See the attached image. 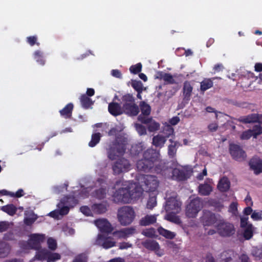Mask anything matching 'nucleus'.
<instances>
[{
  "label": "nucleus",
  "instance_id": "c03bdc74",
  "mask_svg": "<svg viewBox=\"0 0 262 262\" xmlns=\"http://www.w3.org/2000/svg\"><path fill=\"white\" fill-rule=\"evenodd\" d=\"M101 137V135L99 133L93 134L91 140L89 143V146L91 147L95 146L100 142Z\"/></svg>",
  "mask_w": 262,
  "mask_h": 262
},
{
  "label": "nucleus",
  "instance_id": "f8f14e48",
  "mask_svg": "<svg viewBox=\"0 0 262 262\" xmlns=\"http://www.w3.org/2000/svg\"><path fill=\"white\" fill-rule=\"evenodd\" d=\"M139 111H141V114L138 116V120L139 122L143 121L146 122V119L149 118L151 113V106L144 101H141L139 103Z\"/></svg>",
  "mask_w": 262,
  "mask_h": 262
},
{
  "label": "nucleus",
  "instance_id": "dca6fc26",
  "mask_svg": "<svg viewBox=\"0 0 262 262\" xmlns=\"http://www.w3.org/2000/svg\"><path fill=\"white\" fill-rule=\"evenodd\" d=\"M261 117V115L253 113L247 116H241L236 119V120L244 124L259 123Z\"/></svg>",
  "mask_w": 262,
  "mask_h": 262
},
{
  "label": "nucleus",
  "instance_id": "58836bf2",
  "mask_svg": "<svg viewBox=\"0 0 262 262\" xmlns=\"http://www.w3.org/2000/svg\"><path fill=\"white\" fill-rule=\"evenodd\" d=\"M93 211L98 214L105 213L107 210V206L103 204H95L92 206Z\"/></svg>",
  "mask_w": 262,
  "mask_h": 262
},
{
  "label": "nucleus",
  "instance_id": "5fc2aeb1",
  "mask_svg": "<svg viewBox=\"0 0 262 262\" xmlns=\"http://www.w3.org/2000/svg\"><path fill=\"white\" fill-rule=\"evenodd\" d=\"M142 65L141 63H138L135 65H133L129 68L130 73L134 74L139 73L142 70Z\"/></svg>",
  "mask_w": 262,
  "mask_h": 262
},
{
  "label": "nucleus",
  "instance_id": "7c9ffc66",
  "mask_svg": "<svg viewBox=\"0 0 262 262\" xmlns=\"http://www.w3.org/2000/svg\"><path fill=\"white\" fill-rule=\"evenodd\" d=\"M142 244L146 249L151 251H156L160 249L159 244L154 240L147 239L143 242Z\"/></svg>",
  "mask_w": 262,
  "mask_h": 262
},
{
  "label": "nucleus",
  "instance_id": "e433bc0d",
  "mask_svg": "<svg viewBox=\"0 0 262 262\" xmlns=\"http://www.w3.org/2000/svg\"><path fill=\"white\" fill-rule=\"evenodd\" d=\"M251 255L256 260L262 259V246H256L252 247Z\"/></svg>",
  "mask_w": 262,
  "mask_h": 262
},
{
  "label": "nucleus",
  "instance_id": "69168bd1",
  "mask_svg": "<svg viewBox=\"0 0 262 262\" xmlns=\"http://www.w3.org/2000/svg\"><path fill=\"white\" fill-rule=\"evenodd\" d=\"M80 209L81 212L83 214H84L87 216L90 215V214L91 213V211L90 209L88 206H82L80 207Z\"/></svg>",
  "mask_w": 262,
  "mask_h": 262
},
{
  "label": "nucleus",
  "instance_id": "f257e3e1",
  "mask_svg": "<svg viewBox=\"0 0 262 262\" xmlns=\"http://www.w3.org/2000/svg\"><path fill=\"white\" fill-rule=\"evenodd\" d=\"M126 182H124L122 179L116 181L114 188L116 186L121 185L123 186L116 190L113 197V201L116 203H129L133 199H136L140 196L141 192L137 191V189L130 190V187L127 185Z\"/></svg>",
  "mask_w": 262,
  "mask_h": 262
},
{
  "label": "nucleus",
  "instance_id": "bb28decb",
  "mask_svg": "<svg viewBox=\"0 0 262 262\" xmlns=\"http://www.w3.org/2000/svg\"><path fill=\"white\" fill-rule=\"evenodd\" d=\"M159 152L153 149H147L143 154V158L148 161H151L153 164L157 160L159 156Z\"/></svg>",
  "mask_w": 262,
  "mask_h": 262
},
{
  "label": "nucleus",
  "instance_id": "4d7b16f0",
  "mask_svg": "<svg viewBox=\"0 0 262 262\" xmlns=\"http://www.w3.org/2000/svg\"><path fill=\"white\" fill-rule=\"evenodd\" d=\"M47 245L49 249L53 251L55 250L57 247L56 241L52 237L48 239Z\"/></svg>",
  "mask_w": 262,
  "mask_h": 262
},
{
  "label": "nucleus",
  "instance_id": "6e6d98bb",
  "mask_svg": "<svg viewBox=\"0 0 262 262\" xmlns=\"http://www.w3.org/2000/svg\"><path fill=\"white\" fill-rule=\"evenodd\" d=\"M27 42L31 46H33L36 45L37 46L40 45V43L37 42V37L35 35L30 36L26 38Z\"/></svg>",
  "mask_w": 262,
  "mask_h": 262
},
{
  "label": "nucleus",
  "instance_id": "c85d7f7f",
  "mask_svg": "<svg viewBox=\"0 0 262 262\" xmlns=\"http://www.w3.org/2000/svg\"><path fill=\"white\" fill-rule=\"evenodd\" d=\"M230 187V182L227 177L222 178L217 184L218 189L223 192L228 191Z\"/></svg>",
  "mask_w": 262,
  "mask_h": 262
},
{
  "label": "nucleus",
  "instance_id": "72a5a7b5",
  "mask_svg": "<svg viewBox=\"0 0 262 262\" xmlns=\"http://www.w3.org/2000/svg\"><path fill=\"white\" fill-rule=\"evenodd\" d=\"M166 141L165 137L163 135L158 134L152 138V144L156 147H162Z\"/></svg>",
  "mask_w": 262,
  "mask_h": 262
},
{
  "label": "nucleus",
  "instance_id": "8fccbe9b",
  "mask_svg": "<svg viewBox=\"0 0 262 262\" xmlns=\"http://www.w3.org/2000/svg\"><path fill=\"white\" fill-rule=\"evenodd\" d=\"M243 236L244 238L247 239H250L253 235V226L252 224L248 225L247 227H245Z\"/></svg>",
  "mask_w": 262,
  "mask_h": 262
},
{
  "label": "nucleus",
  "instance_id": "ea45409f",
  "mask_svg": "<svg viewBox=\"0 0 262 262\" xmlns=\"http://www.w3.org/2000/svg\"><path fill=\"white\" fill-rule=\"evenodd\" d=\"M1 210L10 215H13L16 213L17 208L13 204H11L2 206Z\"/></svg>",
  "mask_w": 262,
  "mask_h": 262
},
{
  "label": "nucleus",
  "instance_id": "0e129e2a",
  "mask_svg": "<svg viewBox=\"0 0 262 262\" xmlns=\"http://www.w3.org/2000/svg\"><path fill=\"white\" fill-rule=\"evenodd\" d=\"M36 217H26L24 219V223L27 226H31L36 221Z\"/></svg>",
  "mask_w": 262,
  "mask_h": 262
},
{
  "label": "nucleus",
  "instance_id": "bf43d9fd",
  "mask_svg": "<svg viewBox=\"0 0 262 262\" xmlns=\"http://www.w3.org/2000/svg\"><path fill=\"white\" fill-rule=\"evenodd\" d=\"M163 79L169 84L176 83V81L173 79L172 76L169 73H164L163 77Z\"/></svg>",
  "mask_w": 262,
  "mask_h": 262
},
{
  "label": "nucleus",
  "instance_id": "aec40b11",
  "mask_svg": "<svg viewBox=\"0 0 262 262\" xmlns=\"http://www.w3.org/2000/svg\"><path fill=\"white\" fill-rule=\"evenodd\" d=\"M97 244L101 245L104 249H108L115 245V242L110 240V237H106L103 235L99 234L96 240Z\"/></svg>",
  "mask_w": 262,
  "mask_h": 262
},
{
  "label": "nucleus",
  "instance_id": "cd10ccee",
  "mask_svg": "<svg viewBox=\"0 0 262 262\" xmlns=\"http://www.w3.org/2000/svg\"><path fill=\"white\" fill-rule=\"evenodd\" d=\"M74 105L73 103L67 104L62 110L59 111L60 116L65 119H70L72 115Z\"/></svg>",
  "mask_w": 262,
  "mask_h": 262
},
{
  "label": "nucleus",
  "instance_id": "b1692460",
  "mask_svg": "<svg viewBox=\"0 0 262 262\" xmlns=\"http://www.w3.org/2000/svg\"><path fill=\"white\" fill-rule=\"evenodd\" d=\"M11 251L10 244L3 240H0V258L7 257Z\"/></svg>",
  "mask_w": 262,
  "mask_h": 262
},
{
  "label": "nucleus",
  "instance_id": "e2e57ef3",
  "mask_svg": "<svg viewBox=\"0 0 262 262\" xmlns=\"http://www.w3.org/2000/svg\"><path fill=\"white\" fill-rule=\"evenodd\" d=\"M9 228V223L8 222H0V232L7 231Z\"/></svg>",
  "mask_w": 262,
  "mask_h": 262
},
{
  "label": "nucleus",
  "instance_id": "412c9836",
  "mask_svg": "<svg viewBox=\"0 0 262 262\" xmlns=\"http://www.w3.org/2000/svg\"><path fill=\"white\" fill-rule=\"evenodd\" d=\"M172 174V177L179 181H185L189 178L188 171L184 169L173 168Z\"/></svg>",
  "mask_w": 262,
  "mask_h": 262
},
{
  "label": "nucleus",
  "instance_id": "4c0bfd02",
  "mask_svg": "<svg viewBox=\"0 0 262 262\" xmlns=\"http://www.w3.org/2000/svg\"><path fill=\"white\" fill-rule=\"evenodd\" d=\"M33 57L36 61L41 66H44L46 60L43 57V53L40 50H36L33 53Z\"/></svg>",
  "mask_w": 262,
  "mask_h": 262
},
{
  "label": "nucleus",
  "instance_id": "4468645a",
  "mask_svg": "<svg viewBox=\"0 0 262 262\" xmlns=\"http://www.w3.org/2000/svg\"><path fill=\"white\" fill-rule=\"evenodd\" d=\"M181 203L175 198H169L167 201L165 205L166 212H180L181 210Z\"/></svg>",
  "mask_w": 262,
  "mask_h": 262
},
{
  "label": "nucleus",
  "instance_id": "473e14b6",
  "mask_svg": "<svg viewBox=\"0 0 262 262\" xmlns=\"http://www.w3.org/2000/svg\"><path fill=\"white\" fill-rule=\"evenodd\" d=\"M157 221V218L155 215H146L144 217H142L140 221V224L141 226H148L149 225L154 224Z\"/></svg>",
  "mask_w": 262,
  "mask_h": 262
},
{
  "label": "nucleus",
  "instance_id": "f03ea898",
  "mask_svg": "<svg viewBox=\"0 0 262 262\" xmlns=\"http://www.w3.org/2000/svg\"><path fill=\"white\" fill-rule=\"evenodd\" d=\"M127 144V139L123 137H117L115 141L111 142L107 148V157L111 160L116 159L117 154L123 155L126 150Z\"/></svg>",
  "mask_w": 262,
  "mask_h": 262
},
{
  "label": "nucleus",
  "instance_id": "49530a36",
  "mask_svg": "<svg viewBox=\"0 0 262 262\" xmlns=\"http://www.w3.org/2000/svg\"><path fill=\"white\" fill-rule=\"evenodd\" d=\"M213 82L210 79H205L201 82L200 89L202 92H205L213 86Z\"/></svg>",
  "mask_w": 262,
  "mask_h": 262
},
{
  "label": "nucleus",
  "instance_id": "f704fd0d",
  "mask_svg": "<svg viewBox=\"0 0 262 262\" xmlns=\"http://www.w3.org/2000/svg\"><path fill=\"white\" fill-rule=\"evenodd\" d=\"M212 190L211 186L207 183L200 184L199 186V192L202 195H208Z\"/></svg>",
  "mask_w": 262,
  "mask_h": 262
},
{
  "label": "nucleus",
  "instance_id": "79ce46f5",
  "mask_svg": "<svg viewBox=\"0 0 262 262\" xmlns=\"http://www.w3.org/2000/svg\"><path fill=\"white\" fill-rule=\"evenodd\" d=\"M158 231L160 235L168 239H172L176 235L174 232L167 230L161 227L158 228Z\"/></svg>",
  "mask_w": 262,
  "mask_h": 262
},
{
  "label": "nucleus",
  "instance_id": "9b49d317",
  "mask_svg": "<svg viewBox=\"0 0 262 262\" xmlns=\"http://www.w3.org/2000/svg\"><path fill=\"white\" fill-rule=\"evenodd\" d=\"M45 239V236L43 234H32L30 236L28 244L29 247L34 250H38L41 248V243Z\"/></svg>",
  "mask_w": 262,
  "mask_h": 262
},
{
  "label": "nucleus",
  "instance_id": "9d476101",
  "mask_svg": "<svg viewBox=\"0 0 262 262\" xmlns=\"http://www.w3.org/2000/svg\"><path fill=\"white\" fill-rule=\"evenodd\" d=\"M217 215L210 211L204 210L203 211V215L201 217V222L204 226H210L214 224L217 221Z\"/></svg>",
  "mask_w": 262,
  "mask_h": 262
},
{
  "label": "nucleus",
  "instance_id": "393cba45",
  "mask_svg": "<svg viewBox=\"0 0 262 262\" xmlns=\"http://www.w3.org/2000/svg\"><path fill=\"white\" fill-rule=\"evenodd\" d=\"M145 120H146V122L143 121L140 122L146 125L149 132H154L159 129L160 126V123L153 120L152 117H150Z\"/></svg>",
  "mask_w": 262,
  "mask_h": 262
},
{
  "label": "nucleus",
  "instance_id": "4be33fe9",
  "mask_svg": "<svg viewBox=\"0 0 262 262\" xmlns=\"http://www.w3.org/2000/svg\"><path fill=\"white\" fill-rule=\"evenodd\" d=\"M109 113L114 116H118L123 114L122 106L117 102H111L108 106Z\"/></svg>",
  "mask_w": 262,
  "mask_h": 262
},
{
  "label": "nucleus",
  "instance_id": "c9c22d12",
  "mask_svg": "<svg viewBox=\"0 0 262 262\" xmlns=\"http://www.w3.org/2000/svg\"><path fill=\"white\" fill-rule=\"evenodd\" d=\"M81 106L85 109L89 108L93 104L92 100L85 94H82L80 98Z\"/></svg>",
  "mask_w": 262,
  "mask_h": 262
},
{
  "label": "nucleus",
  "instance_id": "6ab92c4d",
  "mask_svg": "<svg viewBox=\"0 0 262 262\" xmlns=\"http://www.w3.org/2000/svg\"><path fill=\"white\" fill-rule=\"evenodd\" d=\"M136 232L134 227L125 228L119 230L115 231L113 235L119 238H126Z\"/></svg>",
  "mask_w": 262,
  "mask_h": 262
},
{
  "label": "nucleus",
  "instance_id": "680f3d73",
  "mask_svg": "<svg viewBox=\"0 0 262 262\" xmlns=\"http://www.w3.org/2000/svg\"><path fill=\"white\" fill-rule=\"evenodd\" d=\"M136 128L140 135H144L146 134V128L142 124H136Z\"/></svg>",
  "mask_w": 262,
  "mask_h": 262
},
{
  "label": "nucleus",
  "instance_id": "1a4fd4ad",
  "mask_svg": "<svg viewBox=\"0 0 262 262\" xmlns=\"http://www.w3.org/2000/svg\"><path fill=\"white\" fill-rule=\"evenodd\" d=\"M230 154L233 159L237 161H243L246 158V154L240 146L231 144L229 146Z\"/></svg>",
  "mask_w": 262,
  "mask_h": 262
},
{
  "label": "nucleus",
  "instance_id": "37998d69",
  "mask_svg": "<svg viewBox=\"0 0 262 262\" xmlns=\"http://www.w3.org/2000/svg\"><path fill=\"white\" fill-rule=\"evenodd\" d=\"M169 142H171V144L168 146V155L171 157L173 158L177 152V148L176 147L178 142H174L171 139L169 140Z\"/></svg>",
  "mask_w": 262,
  "mask_h": 262
},
{
  "label": "nucleus",
  "instance_id": "603ef678",
  "mask_svg": "<svg viewBox=\"0 0 262 262\" xmlns=\"http://www.w3.org/2000/svg\"><path fill=\"white\" fill-rule=\"evenodd\" d=\"M131 85L137 92L142 93L143 91V84L140 81L132 80Z\"/></svg>",
  "mask_w": 262,
  "mask_h": 262
},
{
  "label": "nucleus",
  "instance_id": "774afa93",
  "mask_svg": "<svg viewBox=\"0 0 262 262\" xmlns=\"http://www.w3.org/2000/svg\"><path fill=\"white\" fill-rule=\"evenodd\" d=\"M261 215H262L261 212H254L251 214V217L254 220H256V221L261 220H262Z\"/></svg>",
  "mask_w": 262,
  "mask_h": 262
},
{
  "label": "nucleus",
  "instance_id": "de8ad7c7",
  "mask_svg": "<svg viewBox=\"0 0 262 262\" xmlns=\"http://www.w3.org/2000/svg\"><path fill=\"white\" fill-rule=\"evenodd\" d=\"M174 133V129L170 125H166L164 126L162 130L163 136L166 138V139L169 138Z\"/></svg>",
  "mask_w": 262,
  "mask_h": 262
},
{
  "label": "nucleus",
  "instance_id": "20e7f679",
  "mask_svg": "<svg viewBox=\"0 0 262 262\" xmlns=\"http://www.w3.org/2000/svg\"><path fill=\"white\" fill-rule=\"evenodd\" d=\"M117 217L121 225L127 226L133 222L135 217V213L132 207L123 206L118 209Z\"/></svg>",
  "mask_w": 262,
  "mask_h": 262
},
{
  "label": "nucleus",
  "instance_id": "3c124183",
  "mask_svg": "<svg viewBox=\"0 0 262 262\" xmlns=\"http://www.w3.org/2000/svg\"><path fill=\"white\" fill-rule=\"evenodd\" d=\"M61 258V256L57 253H52L49 251L47 261V262H55L57 260Z\"/></svg>",
  "mask_w": 262,
  "mask_h": 262
},
{
  "label": "nucleus",
  "instance_id": "13d9d810",
  "mask_svg": "<svg viewBox=\"0 0 262 262\" xmlns=\"http://www.w3.org/2000/svg\"><path fill=\"white\" fill-rule=\"evenodd\" d=\"M251 137H253L251 129H247L242 133L241 135L240 138L242 140H248Z\"/></svg>",
  "mask_w": 262,
  "mask_h": 262
},
{
  "label": "nucleus",
  "instance_id": "7ed1b4c3",
  "mask_svg": "<svg viewBox=\"0 0 262 262\" xmlns=\"http://www.w3.org/2000/svg\"><path fill=\"white\" fill-rule=\"evenodd\" d=\"M123 113L130 117H135L139 113V106L135 103L133 95L127 94L122 98Z\"/></svg>",
  "mask_w": 262,
  "mask_h": 262
},
{
  "label": "nucleus",
  "instance_id": "338daca9",
  "mask_svg": "<svg viewBox=\"0 0 262 262\" xmlns=\"http://www.w3.org/2000/svg\"><path fill=\"white\" fill-rule=\"evenodd\" d=\"M3 238L6 241H12L14 239V234L12 232H7L4 235Z\"/></svg>",
  "mask_w": 262,
  "mask_h": 262
},
{
  "label": "nucleus",
  "instance_id": "423d86ee",
  "mask_svg": "<svg viewBox=\"0 0 262 262\" xmlns=\"http://www.w3.org/2000/svg\"><path fill=\"white\" fill-rule=\"evenodd\" d=\"M216 229L217 233L223 237H231L235 233L234 225L224 220L219 221L216 226Z\"/></svg>",
  "mask_w": 262,
  "mask_h": 262
},
{
  "label": "nucleus",
  "instance_id": "052dcab7",
  "mask_svg": "<svg viewBox=\"0 0 262 262\" xmlns=\"http://www.w3.org/2000/svg\"><path fill=\"white\" fill-rule=\"evenodd\" d=\"M157 205V201L156 197H150L148 199L146 207L148 209H152Z\"/></svg>",
  "mask_w": 262,
  "mask_h": 262
},
{
  "label": "nucleus",
  "instance_id": "09e8293b",
  "mask_svg": "<svg viewBox=\"0 0 262 262\" xmlns=\"http://www.w3.org/2000/svg\"><path fill=\"white\" fill-rule=\"evenodd\" d=\"M57 207L59 209L58 213L61 215H67L70 210V207L63 204L61 201L57 204Z\"/></svg>",
  "mask_w": 262,
  "mask_h": 262
},
{
  "label": "nucleus",
  "instance_id": "864d4df0",
  "mask_svg": "<svg viewBox=\"0 0 262 262\" xmlns=\"http://www.w3.org/2000/svg\"><path fill=\"white\" fill-rule=\"evenodd\" d=\"M253 137L255 139L257 138V136L262 134V126L260 125H254L252 129H251Z\"/></svg>",
  "mask_w": 262,
  "mask_h": 262
},
{
  "label": "nucleus",
  "instance_id": "2eb2a0df",
  "mask_svg": "<svg viewBox=\"0 0 262 262\" xmlns=\"http://www.w3.org/2000/svg\"><path fill=\"white\" fill-rule=\"evenodd\" d=\"M249 165L250 169L253 170L254 174L257 175L262 173V160L259 157H252L249 161Z\"/></svg>",
  "mask_w": 262,
  "mask_h": 262
},
{
  "label": "nucleus",
  "instance_id": "a19ab883",
  "mask_svg": "<svg viewBox=\"0 0 262 262\" xmlns=\"http://www.w3.org/2000/svg\"><path fill=\"white\" fill-rule=\"evenodd\" d=\"M167 214L165 219L171 222L176 223L177 224H180L181 223L180 218L176 215L178 212H168Z\"/></svg>",
  "mask_w": 262,
  "mask_h": 262
},
{
  "label": "nucleus",
  "instance_id": "5701e85b",
  "mask_svg": "<svg viewBox=\"0 0 262 262\" xmlns=\"http://www.w3.org/2000/svg\"><path fill=\"white\" fill-rule=\"evenodd\" d=\"M193 86L191 85L190 82L185 81L183 83V97L185 101H189L190 100Z\"/></svg>",
  "mask_w": 262,
  "mask_h": 262
},
{
  "label": "nucleus",
  "instance_id": "c756f323",
  "mask_svg": "<svg viewBox=\"0 0 262 262\" xmlns=\"http://www.w3.org/2000/svg\"><path fill=\"white\" fill-rule=\"evenodd\" d=\"M60 201L70 208L74 207L78 203V200L73 195L64 196Z\"/></svg>",
  "mask_w": 262,
  "mask_h": 262
},
{
  "label": "nucleus",
  "instance_id": "6e6552de",
  "mask_svg": "<svg viewBox=\"0 0 262 262\" xmlns=\"http://www.w3.org/2000/svg\"><path fill=\"white\" fill-rule=\"evenodd\" d=\"M130 167L129 161L124 158H121L114 162L112 169L114 174H119L128 171L130 169Z\"/></svg>",
  "mask_w": 262,
  "mask_h": 262
},
{
  "label": "nucleus",
  "instance_id": "a878e982",
  "mask_svg": "<svg viewBox=\"0 0 262 262\" xmlns=\"http://www.w3.org/2000/svg\"><path fill=\"white\" fill-rule=\"evenodd\" d=\"M166 163L164 162L160 161L159 163L154 166V170L158 174H161L163 176H165L168 173L170 172V168L166 166Z\"/></svg>",
  "mask_w": 262,
  "mask_h": 262
},
{
  "label": "nucleus",
  "instance_id": "f3484780",
  "mask_svg": "<svg viewBox=\"0 0 262 262\" xmlns=\"http://www.w3.org/2000/svg\"><path fill=\"white\" fill-rule=\"evenodd\" d=\"M154 165H155L153 164L151 160L148 161L143 158L142 159L138 160L136 163V166L138 170L145 172L150 171L154 167Z\"/></svg>",
  "mask_w": 262,
  "mask_h": 262
},
{
  "label": "nucleus",
  "instance_id": "a211bd4d",
  "mask_svg": "<svg viewBox=\"0 0 262 262\" xmlns=\"http://www.w3.org/2000/svg\"><path fill=\"white\" fill-rule=\"evenodd\" d=\"M236 253L232 250H225L220 255V262H237Z\"/></svg>",
  "mask_w": 262,
  "mask_h": 262
},
{
  "label": "nucleus",
  "instance_id": "39448f33",
  "mask_svg": "<svg viewBox=\"0 0 262 262\" xmlns=\"http://www.w3.org/2000/svg\"><path fill=\"white\" fill-rule=\"evenodd\" d=\"M138 181L143 187V189L146 192L155 191L159 186L157 178L154 176L141 174Z\"/></svg>",
  "mask_w": 262,
  "mask_h": 262
},
{
  "label": "nucleus",
  "instance_id": "0eeeda50",
  "mask_svg": "<svg viewBox=\"0 0 262 262\" xmlns=\"http://www.w3.org/2000/svg\"><path fill=\"white\" fill-rule=\"evenodd\" d=\"M202 208V202L199 198L192 200L187 205L186 208V215L187 217H195L198 212Z\"/></svg>",
  "mask_w": 262,
  "mask_h": 262
},
{
  "label": "nucleus",
  "instance_id": "a18cd8bd",
  "mask_svg": "<svg viewBox=\"0 0 262 262\" xmlns=\"http://www.w3.org/2000/svg\"><path fill=\"white\" fill-rule=\"evenodd\" d=\"M106 189L105 188H100L95 190L93 192V196L99 200L104 199L106 194Z\"/></svg>",
  "mask_w": 262,
  "mask_h": 262
},
{
  "label": "nucleus",
  "instance_id": "ddd939ff",
  "mask_svg": "<svg viewBox=\"0 0 262 262\" xmlns=\"http://www.w3.org/2000/svg\"><path fill=\"white\" fill-rule=\"evenodd\" d=\"M95 224L102 233H110L113 230L111 223L105 219H100L95 221Z\"/></svg>",
  "mask_w": 262,
  "mask_h": 262
},
{
  "label": "nucleus",
  "instance_id": "2f4dec72",
  "mask_svg": "<svg viewBox=\"0 0 262 262\" xmlns=\"http://www.w3.org/2000/svg\"><path fill=\"white\" fill-rule=\"evenodd\" d=\"M36 254L33 258V260H47L49 250L46 249L36 250Z\"/></svg>",
  "mask_w": 262,
  "mask_h": 262
}]
</instances>
